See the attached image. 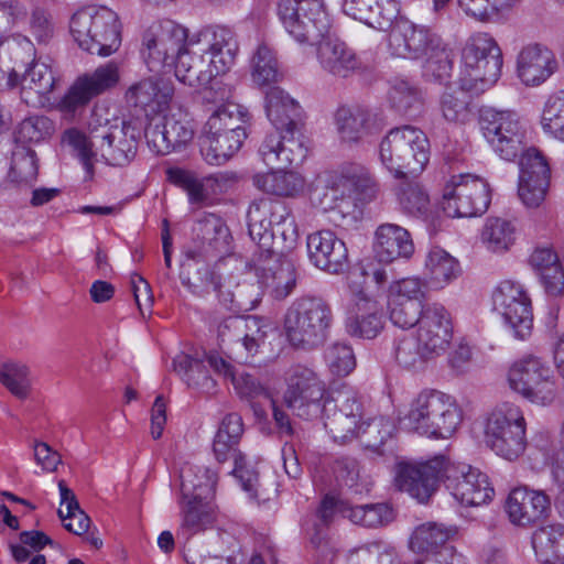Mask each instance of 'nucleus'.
I'll return each mask as SVG.
<instances>
[{
    "mask_svg": "<svg viewBox=\"0 0 564 564\" xmlns=\"http://www.w3.org/2000/svg\"><path fill=\"white\" fill-rule=\"evenodd\" d=\"M248 234L258 246L253 270L259 286L274 300L286 299L295 289L293 264L281 258L296 245L299 234L289 206L270 198L253 200L247 212Z\"/></svg>",
    "mask_w": 564,
    "mask_h": 564,
    "instance_id": "1",
    "label": "nucleus"
},
{
    "mask_svg": "<svg viewBox=\"0 0 564 564\" xmlns=\"http://www.w3.org/2000/svg\"><path fill=\"white\" fill-rule=\"evenodd\" d=\"M142 129L144 130L142 123L123 120L120 126L106 124L93 129L89 137L76 129H69L64 133V141L77 151L87 177L93 178L98 152L109 165H128L137 155Z\"/></svg>",
    "mask_w": 564,
    "mask_h": 564,
    "instance_id": "2",
    "label": "nucleus"
},
{
    "mask_svg": "<svg viewBox=\"0 0 564 564\" xmlns=\"http://www.w3.org/2000/svg\"><path fill=\"white\" fill-rule=\"evenodd\" d=\"M333 323V310L326 300L304 295L288 307L283 326L291 346L311 351L326 343Z\"/></svg>",
    "mask_w": 564,
    "mask_h": 564,
    "instance_id": "3",
    "label": "nucleus"
},
{
    "mask_svg": "<svg viewBox=\"0 0 564 564\" xmlns=\"http://www.w3.org/2000/svg\"><path fill=\"white\" fill-rule=\"evenodd\" d=\"M69 30L78 46L90 54L109 56L121 44L119 18L106 7L78 10L70 19Z\"/></svg>",
    "mask_w": 564,
    "mask_h": 564,
    "instance_id": "4",
    "label": "nucleus"
},
{
    "mask_svg": "<svg viewBox=\"0 0 564 564\" xmlns=\"http://www.w3.org/2000/svg\"><path fill=\"white\" fill-rule=\"evenodd\" d=\"M410 430L427 437H449L462 422L454 400L436 390L422 391L411 403L405 416Z\"/></svg>",
    "mask_w": 564,
    "mask_h": 564,
    "instance_id": "5",
    "label": "nucleus"
},
{
    "mask_svg": "<svg viewBox=\"0 0 564 564\" xmlns=\"http://www.w3.org/2000/svg\"><path fill=\"white\" fill-rule=\"evenodd\" d=\"M462 59L464 70L459 83L471 95L485 93L501 75L502 53L488 33L471 36L463 48Z\"/></svg>",
    "mask_w": 564,
    "mask_h": 564,
    "instance_id": "6",
    "label": "nucleus"
},
{
    "mask_svg": "<svg viewBox=\"0 0 564 564\" xmlns=\"http://www.w3.org/2000/svg\"><path fill=\"white\" fill-rule=\"evenodd\" d=\"M484 440L497 455L514 460L527 446L525 420L518 405L503 403L487 417Z\"/></svg>",
    "mask_w": 564,
    "mask_h": 564,
    "instance_id": "7",
    "label": "nucleus"
},
{
    "mask_svg": "<svg viewBox=\"0 0 564 564\" xmlns=\"http://www.w3.org/2000/svg\"><path fill=\"white\" fill-rule=\"evenodd\" d=\"M479 124L484 138L501 159L513 161L524 150L525 129L516 112L482 109Z\"/></svg>",
    "mask_w": 564,
    "mask_h": 564,
    "instance_id": "8",
    "label": "nucleus"
},
{
    "mask_svg": "<svg viewBox=\"0 0 564 564\" xmlns=\"http://www.w3.org/2000/svg\"><path fill=\"white\" fill-rule=\"evenodd\" d=\"M278 15L299 43H317L328 31L322 0H279Z\"/></svg>",
    "mask_w": 564,
    "mask_h": 564,
    "instance_id": "9",
    "label": "nucleus"
},
{
    "mask_svg": "<svg viewBox=\"0 0 564 564\" xmlns=\"http://www.w3.org/2000/svg\"><path fill=\"white\" fill-rule=\"evenodd\" d=\"M204 482L195 484L191 475L183 476L181 514L183 533L188 535L205 531L213 525L216 513L210 499L214 496L216 480L208 470H202Z\"/></svg>",
    "mask_w": 564,
    "mask_h": 564,
    "instance_id": "10",
    "label": "nucleus"
},
{
    "mask_svg": "<svg viewBox=\"0 0 564 564\" xmlns=\"http://www.w3.org/2000/svg\"><path fill=\"white\" fill-rule=\"evenodd\" d=\"M488 183L470 174L454 175L443 193L442 209L449 217H476L490 204Z\"/></svg>",
    "mask_w": 564,
    "mask_h": 564,
    "instance_id": "11",
    "label": "nucleus"
},
{
    "mask_svg": "<svg viewBox=\"0 0 564 564\" xmlns=\"http://www.w3.org/2000/svg\"><path fill=\"white\" fill-rule=\"evenodd\" d=\"M362 416L360 397L354 389L344 387L327 398L319 417L324 419V426L333 440L346 444L358 436Z\"/></svg>",
    "mask_w": 564,
    "mask_h": 564,
    "instance_id": "12",
    "label": "nucleus"
},
{
    "mask_svg": "<svg viewBox=\"0 0 564 564\" xmlns=\"http://www.w3.org/2000/svg\"><path fill=\"white\" fill-rule=\"evenodd\" d=\"M243 432L242 417L238 413L225 415L213 440V453L218 463L234 460L231 474L239 479L243 490L253 495L258 474L247 468L246 456L239 451Z\"/></svg>",
    "mask_w": 564,
    "mask_h": 564,
    "instance_id": "13",
    "label": "nucleus"
},
{
    "mask_svg": "<svg viewBox=\"0 0 564 564\" xmlns=\"http://www.w3.org/2000/svg\"><path fill=\"white\" fill-rule=\"evenodd\" d=\"M508 382L513 391L535 404H551L557 395L552 370L535 357L514 362L508 372Z\"/></svg>",
    "mask_w": 564,
    "mask_h": 564,
    "instance_id": "14",
    "label": "nucleus"
},
{
    "mask_svg": "<svg viewBox=\"0 0 564 564\" xmlns=\"http://www.w3.org/2000/svg\"><path fill=\"white\" fill-rule=\"evenodd\" d=\"M444 482L453 497L465 506H480L492 500L495 490L488 476L465 463L446 459Z\"/></svg>",
    "mask_w": 564,
    "mask_h": 564,
    "instance_id": "15",
    "label": "nucleus"
},
{
    "mask_svg": "<svg viewBox=\"0 0 564 564\" xmlns=\"http://www.w3.org/2000/svg\"><path fill=\"white\" fill-rule=\"evenodd\" d=\"M446 459L440 455L421 464L398 463L394 477L397 487L420 503H427L437 490L440 480L444 481Z\"/></svg>",
    "mask_w": 564,
    "mask_h": 564,
    "instance_id": "16",
    "label": "nucleus"
},
{
    "mask_svg": "<svg viewBox=\"0 0 564 564\" xmlns=\"http://www.w3.org/2000/svg\"><path fill=\"white\" fill-rule=\"evenodd\" d=\"M492 301L495 310L503 316L517 338L525 339L531 335V299L521 284L511 280L500 282L492 294Z\"/></svg>",
    "mask_w": 564,
    "mask_h": 564,
    "instance_id": "17",
    "label": "nucleus"
},
{
    "mask_svg": "<svg viewBox=\"0 0 564 564\" xmlns=\"http://www.w3.org/2000/svg\"><path fill=\"white\" fill-rule=\"evenodd\" d=\"M198 44L205 50L208 68L188 76L189 82H212L213 78L226 74L235 64L238 42L235 34L227 28L217 26L205 30L199 35Z\"/></svg>",
    "mask_w": 564,
    "mask_h": 564,
    "instance_id": "18",
    "label": "nucleus"
},
{
    "mask_svg": "<svg viewBox=\"0 0 564 564\" xmlns=\"http://www.w3.org/2000/svg\"><path fill=\"white\" fill-rule=\"evenodd\" d=\"M174 87L170 79L151 76L132 84L126 91V101L133 110L139 122V117L153 122L155 116L163 112L173 97Z\"/></svg>",
    "mask_w": 564,
    "mask_h": 564,
    "instance_id": "19",
    "label": "nucleus"
},
{
    "mask_svg": "<svg viewBox=\"0 0 564 564\" xmlns=\"http://www.w3.org/2000/svg\"><path fill=\"white\" fill-rule=\"evenodd\" d=\"M518 195L530 208L539 207L545 199L551 169L545 155L535 148L522 151L519 162Z\"/></svg>",
    "mask_w": 564,
    "mask_h": 564,
    "instance_id": "20",
    "label": "nucleus"
},
{
    "mask_svg": "<svg viewBox=\"0 0 564 564\" xmlns=\"http://www.w3.org/2000/svg\"><path fill=\"white\" fill-rule=\"evenodd\" d=\"M443 41L430 28L406 19L398 21L389 33V50L392 55L419 59L438 47Z\"/></svg>",
    "mask_w": 564,
    "mask_h": 564,
    "instance_id": "21",
    "label": "nucleus"
},
{
    "mask_svg": "<svg viewBox=\"0 0 564 564\" xmlns=\"http://www.w3.org/2000/svg\"><path fill=\"white\" fill-rule=\"evenodd\" d=\"M296 130L286 132L276 129L267 133L259 147L263 163L270 169L289 167L301 164L307 156L308 149Z\"/></svg>",
    "mask_w": 564,
    "mask_h": 564,
    "instance_id": "22",
    "label": "nucleus"
},
{
    "mask_svg": "<svg viewBox=\"0 0 564 564\" xmlns=\"http://www.w3.org/2000/svg\"><path fill=\"white\" fill-rule=\"evenodd\" d=\"M119 82L118 67L109 63L76 79L59 102L63 111L75 112L85 107L94 97L112 88Z\"/></svg>",
    "mask_w": 564,
    "mask_h": 564,
    "instance_id": "23",
    "label": "nucleus"
},
{
    "mask_svg": "<svg viewBox=\"0 0 564 564\" xmlns=\"http://www.w3.org/2000/svg\"><path fill=\"white\" fill-rule=\"evenodd\" d=\"M417 325L419 345H422L424 354L434 357L447 349L453 337V325L451 315L443 305L426 304Z\"/></svg>",
    "mask_w": 564,
    "mask_h": 564,
    "instance_id": "24",
    "label": "nucleus"
},
{
    "mask_svg": "<svg viewBox=\"0 0 564 564\" xmlns=\"http://www.w3.org/2000/svg\"><path fill=\"white\" fill-rule=\"evenodd\" d=\"M307 250L315 267L338 274L348 269V249L332 230H319L308 235Z\"/></svg>",
    "mask_w": 564,
    "mask_h": 564,
    "instance_id": "25",
    "label": "nucleus"
},
{
    "mask_svg": "<svg viewBox=\"0 0 564 564\" xmlns=\"http://www.w3.org/2000/svg\"><path fill=\"white\" fill-rule=\"evenodd\" d=\"M345 327L351 337L362 339L377 337L383 329V316L379 303L364 290L355 292Z\"/></svg>",
    "mask_w": 564,
    "mask_h": 564,
    "instance_id": "26",
    "label": "nucleus"
},
{
    "mask_svg": "<svg viewBox=\"0 0 564 564\" xmlns=\"http://www.w3.org/2000/svg\"><path fill=\"white\" fill-rule=\"evenodd\" d=\"M144 138L154 153L165 155L188 144L194 138V130L188 121L171 116L149 122L144 127Z\"/></svg>",
    "mask_w": 564,
    "mask_h": 564,
    "instance_id": "27",
    "label": "nucleus"
},
{
    "mask_svg": "<svg viewBox=\"0 0 564 564\" xmlns=\"http://www.w3.org/2000/svg\"><path fill=\"white\" fill-rule=\"evenodd\" d=\"M165 175L170 183L186 191L189 204L197 207L209 204L215 195L223 193L229 180L221 173L197 178L192 172L181 167H167Z\"/></svg>",
    "mask_w": 564,
    "mask_h": 564,
    "instance_id": "28",
    "label": "nucleus"
},
{
    "mask_svg": "<svg viewBox=\"0 0 564 564\" xmlns=\"http://www.w3.org/2000/svg\"><path fill=\"white\" fill-rule=\"evenodd\" d=\"M197 238L202 242L199 250H188L187 260L198 263L205 261L210 256L224 253L228 250L230 243V231L224 220L215 214H205L198 219L195 227Z\"/></svg>",
    "mask_w": 564,
    "mask_h": 564,
    "instance_id": "29",
    "label": "nucleus"
},
{
    "mask_svg": "<svg viewBox=\"0 0 564 564\" xmlns=\"http://www.w3.org/2000/svg\"><path fill=\"white\" fill-rule=\"evenodd\" d=\"M557 66L554 53L541 44L524 46L517 58L518 76L527 86L542 84L557 69Z\"/></svg>",
    "mask_w": 564,
    "mask_h": 564,
    "instance_id": "30",
    "label": "nucleus"
},
{
    "mask_svg": "<svg viewBox=\"0 0 564 564\" xmlns=\"http://www.w3.org/2000/svg\"><path fill=\"white\" fill-rule=\"evenodd\" d=\"M551 509L549 496L542 490L513 489L506 501V511L514 524L527 525L545 517Z\"/></svg>",
    "mask_w": 564,
    "mask_h": 564,
    "instance_id": "31",
    "label": "nucleus"
},
{
    "mask_svg": "<svg viewBox=\"0 0 564 564\" xmlns=\"http://www.w3.org/2000/svg\"><path fill=\"white\" fill-rule=\"evenodd\" d=\"M334 120L340 139L348 143H357L381 128L377 115L361 106L339 107Z\"/></svg>",
    "mask_w": 564,
    "mask_h": 564,
    "instance_id": "32",
    "label": "nucleus"
},
{
    "mask_svg": "<svg viewBox=\"0 0 564 564\" xmlns=\"http://www.w3.org/2000/svg\"><path fill=\"white\" fill-rule=\"evenodd\" d=\"M313 200L323 210L336 212L343 217L352 215L357 207L351 194V184L343 172L332 176L323 186H316L313 191Z\"/></svg>",
    "mask_w": 564,
    "mask_h": 564,
    "instance_id": "33",
    "label": "nucleus"
},
{
    "mask_svg": "<svg viewBox=\"0 0 564 564\" xmlns=\"http://www.w3.org/2000/svg\"><path fill=\"white\" fill-rule=\"evenodd\" d=\"M375 250L380 262L409 259L414 252L410 232L395 224H382L376 230Z\"/></svg>",
    "mask_w": 564,
    "mask_h": 564,
    "instance_id": "34",
    "label": "nucleus"
},
{
    "mask_svg": "<svg viewBox=\"0 0 564 564\" xmlns=\"http://www.w3.org/2000/svg\"><path fill=\"white\" fill-rule=\"evenodd\" d=\"M265 101L267 116L274 128L286 132L297 129L301 107L296 100L280 87H270L265 91Z\"/></svg>",
    "mask_w": 564,
    "mask_h": 564,
    "instance_id": "35",
    "label": "nucleus"
},
{
    "mask_svg": "<svg viewBox=\"0 0 564 564\" xmlns=\"http://www.w3.org/2000/svg\"><path fill=\"white\" fill-rule=\"evenodd\" d=\"M531 541L540 564H564V524L541 527L533 532Z\"/></svg>",
    "mask_w": 564,
    "mask_h": 564,
    "instance_id": "36",
    "label": "nucleus"
},
{
    "mask_svg": "<svg viewBox=\"0 0 564 564\" xmlns=\"http://www.w3.org/2000/svg\"><path fill=\"white\" fill-rule=\"evenodd\" d=\"M318 58L324 69L341 78L348 77L359 67L355 53L338 40L321 42Z\"/></svg>",
    "mask_w": 564,
    "mask_h": 564,
    "instance_id": "37",
    "label": "nucleus"
},
{
    "mask_svg": "<svg viewBox=\"0 0 564 564\" xmlns=\"http://www.w3.org/2000/svg\"><path fill=\"white\" fill-rule=\"evenodd\" d=\"M285 169H271L268 173L256 174L253 176V185L269 195L278 197L296 196L304 187V180L300 174L293 171H285Z\"/></svg>",
    "mask_w": 564,
    "mask_h": 564,
    "instance_id": "38",
    "label": "nucleus"
},
{
    "mask_svg": "<svg viewBox=\"0 0 564 564\" xmlns=\"http://www.w3.org/2000/svg\"><path fill=\"white\" fill-rule=\"evenodd\" d=\"M404 177L417 176L423 172L430 160V141L426 134L419 128L404 126Z\"/></svg>",
    "mask_w": 564,
    "mask_h": 564,
    "instance_id": "39",
    "label": "nucleus"
},
{
    "mask_svg": "<svg viewBox=\"0 0 564 564\" xmlns=\"http://www.w3.org/2000/svg\"><path fill=\"white\" fill-rule=\"evenodd\" d=\"M246 131L234 134L203 135L200 139V153L210 165L226 163L242 145Z\"/></svg>",
    "mask_w": 564,
    "mask_h": 564,
    "instance_id": "40",
    "label": "nucleus"
},
{
    "mask_svg": "<svg viewBox=\"0 0 564 564\" xmlns=\"http://www.w3.org/2000/svg\"><path fill=\"white\" fill-rule=\"evenodd\" d=\"M404 126L395 127L389 130L379 144V158L381 163L393 175L404 177Z\"/></svg>",
    "mask_w": 564,
    "mask_h": 564,
    "instance_id": "41",
    "label": "nucleus"
},
{
    "mask_svg": "<svg viewBox=\"0 0 564 564\" xmlns=\"http://www.w3.org/2000/svg\"><path fill=\"white\" fill-rule=\"evenodd\" d=\"M517 239V226L513 221L489 217L481 230V241L492 252H505L514 245Z\"/></svg>",
    "mask_w": 564,
    "mask_h": 564,
    "instance_id": "42",
    "label": "nucleus"
},
{
    "mask_svg": "<svg viewBox=\"0 0 564 564\" xmlns=\"http://www.w3.org/2000/svg\"><path fill=\"white\" fill-rule=\"evenodd\" d=\"M399 178L401 182L397 189V198L402 212L416 218L426 216L430 210L426 191L414 178L409 176Z\"/></svg>",
    "mask_w": 564,
    "mask_h": 564,
    "instance_id": "43",
    "label": "nucleus"
},
{
    "mask_svg": "<svg viewBox=\"0 0 564 564\" xmlns=\"http://www.w3.org/2000/svg\"><path fill=\"white\" fill-rule=\"evenodd\" d=\"M454 530L436 522H426L419 525L411 535L410 547L415 553H436L446 546L447 540Z\"/></svg>",
    "mask_w": 564,
    "mask_h": 564,
    "instance_id": "44",
    "label": "nucleus"
},
{
    "mask_svg": "<svg viewBox=\"0 0 564 564\" xmlns=\"http://www.w3.org/2000/svg\"><path fill=\"white\" fill-rule=\"evenodd\" d=\"M249 118L247 109L238 104H227L219 107L207 120L204 135L220 134L221 129H227V134L246 131L241 126Z\"/></svg>",
    "mask_w": 564,
    "mask_h": 564,
    "instance_id": "45",
    "label": "nucleus"
},
{
    "mask_svg": "<svg viewBox=\"0 0 564 564\" xmlns=\"http://www.w3.org/2000/svg\"><path fill=\"white\" fill-rule=\"evenodd\" d=\"M520 2L521 0H458L467 15L486 23L501 21Z\"/></svg>",
    "mask_w": 564,
    "mask_h": 564,
    "instance_id": "46",
    "label": "nucleus"
},
{
    "mask_svg": "<svg viewBox=\"0 0 564 564\" xmlns=\"http://www.w3.org/2000/svg\"><path fill=\"white\" fill-rule=\"evenodd\" d=\"M340 513L344 518H348L355 524L367 528H377L392 521V509L386 503L350 506L348 503L340 505Z\"/></svg>",
    "mask_w": 564,
    "mask_h": 564,
    "instance_id": "47",
    "label": "nucleus"
},
{
    "mask_svg": "<svg viewBox=\"0 0 564 564\" xmlns=\"http://www.w3.org/2000/svg\"><path fill=\"white\" fill-rule=\"evenodd\" d=\"M431 283L435 288H443L456 279L460 272L458 261L443 249L430 251L426 262Z\"/></svg>",
    "mask_w": 564,
    "mask_h": 564,
    "instance_id": "48",
    "label": "nucleus"
},
{
    "mask_svg": "<svg viewBox=\"0 0 564 564\" xmlns=\"http://www.w3.org/2000/svg\"><path fill=\"white\" fill-rule=\"evenodd\" d=\"M467 94H470V91L464 90L460 85L458 89L442 94L440 110L447 122L463 124L470 120L473 112Z\"/></svg>",
    "mask_w": 564,
    "mask_h": 564,
    "instance_id": "49",
    "label": "nucleus"
},
{
    "mask_svg": "<svg viewBox=\"0 0 564 564\" xmlns=\"http://www.w3.org/2000/svg\"><path fill=\"white\" fill-rule=\"evenodd\" d=\"M310 392H295L285 390L283 394V404L293 412V414L305 420L317 419L323 413V406L329 395L310 397Z\"/></svg>",
    "mask_w": 564,
    "mask_h": 564,
    "instance_id": "50",
    "label": "nucleus"
},
{
    "mask_svg": "<svg viewBox=\"0 0 564 564\" xmlns=\"http://www.w3.org/2000/svg\"><path fill=\"white\" fill-rule=\"evenodd\" d=\"M395 432L394 423L384 416L364 421L358 425V436L367 448L378 451Z\"/></svg>",
    "mask_w": 564,
    "mask_h": 564,
    "instance_id": "51",
    "label": "nucleus"
},
{
    "mask_svg": "<svg viewBox=\"0 0 564 564\" xmlns=\"http://www.w3.org/2000/svg\"><path fill=\"white\" fill-rule=\"evenodd\" d=\"M252 79L259 86H270L282 76L278 61L267 45H259L252 58Z\"/></svg>",
    "mask_w": 564,
    "mask_h": 564,
    "instance_id": "52",
    "label": "nucleus"
},
{
    "mask_svg": "<svg viewBox=\"0 0 564 564\" xmlns=\"http://www.w3.org/2000/svg\"><path fill=\"white\" fill-rule=\"evenodd\" d=\"M0 382L14 397L24 400L31 391L30 369L23 364H4L0 369Z\"/></svg>",
    "mask_w": 564,
    "mask_h": 564,
    "instance_id": "53",
    "label": "nucleus"
},
{
    "mask_svg": "<svg viewBox=\"0 0 564 564\" xmlns=\"http://www.w3.org/2000/svg\"><path fill=\"white\" fill-rule=\"evenodd\" d=\"M392 107L404 116L420 112L422 99L419 89L406 80H398L390 90Z\"/></svg>",
    "mask_w": 564,
    "mask_h": 564,
    "instance_id": "54",
    "label": "nucleus"
},
{
    "mask_svg": "<svg viewBox=\"0 0 564 564\" xmlns=\"http://www.w3.org/2000/svg\"><path fill=\"white\" fill-rule=\"evenodd\" d=\"M208 68V58L205 50L203 47L194 48V45H191V50L188 54H183L180 56V62L176 64L175 76L176 78L185 85L191 87L207 85L210 82L197 80L189 82L187 78L189 75H194V73L203 72Z\"/></svg>",
    "mask_w": 564,
    "mask_h": 564,
    "instance_id": "55",
    "label": "nucleus"
},
{
    "mask_svg": "<svg viewBox=\"0 0 564 564\" xmlns=\"http://www.w3.org/2000/svg\"><path fill=\"white\" fill-rule=\"evenodd\" d=\"M191 267L192 265L189 263L183 264V271L180 274V279L182 284L186 286L193 294L203 296L209 293L210 289L219 294V289L221 288L225 296H228V291L231 290L215 281V275L208 265H203L202 268L197 269V273L199 275L198 278L189 276Z\"/></svg>",
    "mask_w": 564,
    "mask_h": 564,
    "instance_id": "56",
    "label": "nucleus"
},
{
    "mask_svg": "<svg viewBox=\"0 0 564 564\" xmlns=\"http://www.w3.org/2000/svg\"><path fill=\"white\" fill-rule=\"evenodd\" d=\"M260 286L249 283H238L235 291H228L225 296L223 289H219V300L226 307L237 312L253 310L260 302Z\"/></svg>",
    "mask_w": 564,
    "mask_h": 564,
    "instance_id": "57",
    "label": "nucleus"
},
{
    "mask_svg": "<svg viewBox=\"0 0 564 564\" xmlns=\"http://www.w3.org/2000/svg\"><path fill=\"white\" fill-rule=\"evenodd\" d=\"M286 383V390L310 392V397H324L326 394L325 383L312 369L304 366L293 367L290 370Z\"/></svg>",
    "mask_w": 564,
    "mask_h": 564,
    "instance_id": "58",
    "label": "nucleus"
},
{
    "mask_svg": "<svg viewBox=\"0 0 564 564\" xmlns=\"http://www.w3.org/2000/svg\"><path fill=\"white\" fill-rule=\"evenodd\" d=\"M389 318L393 325L409 329L419 324L425 305L416 301H400L388 297Z\"/></svg>",
    "mask_w": 564,
    "mask_h": 564,
    "instance_id": "59",
    "label": "nucleus"
},
{
    "mask_svg": "<svg viewBox=\"0 0 564 564\" xmlns=\"http://www.w3.org/2000/svg\"><path fill=\"white\" fill-rule=\"evenodd\" d=\"M542 126L545 132L564 142V90L547 99L542 113Z\"/></svg>",
    "mask_w": 564,
    "mask_h": 564,
    "instance_id": "60",
    "label": "nucleus"
},
{
    "mask_svg": "<svg viewBox=\"0 0 564 564\" xmlns=\"http://www.w3.org/2000/svg\"><path fill=\"white\" fill-rule=\"evenodd\" d=\"M144 50L142 51L144 61L151 72H160L165 67H172L167 52L163 44L160 30H150L143 37Z\"/></svg>",
    "mask_w": 564,
    "mask_h": 564,
    "instance_id": "61",
    "label": "nucleus"
},
{
    "mask_svg": "<svg viewBox=\"0 0 564 564\" xmlns=\"http://www.w3.org/2000/svg\"><path fill=\"white\" fill-rule=\"evenodd\" d=\"M165 52L172 62V66L176 69V64L180 62V56L188 54L191 45H186L187 33L186 30L173 22H166L159 28Z\"/></svg>",
    "mask_w": 564,
    "mask_h": 564,
    "instance_id": "62",
    "label": "nucleus"
},
{
    "mask_svg": "<svg viewBox=\"0 0 564 564\" xmlns=\"http://www.w3.org/2000/svg\"><path fill=\"white\" fill-rule=\"evenodd\" d=\"M424 75L443 83L451 77L453 69V55L442 42L438 47L425 56Z\"/></svg>",
    "mask_w": 564,
    "mask_h": 564,
    "instance_id": "63",
    "label": "nucleus"
},
{
    "mask_svg": "<svg viewBox=\"0 0 564 564\" xmlns=\"http://www.w3.org/2000/svg\"><path fill=\"white\" fill-rule=\"evenodd\" d=\"M37 159L30 149H19L13 152L9 177L17 183H29L37 176Z\"/></svg>",
    "mask_w": 564,
    "mask_h": 564,
    "instance_id": "64",
    "label": "nucleus"
}]
</instances>
